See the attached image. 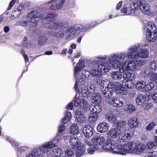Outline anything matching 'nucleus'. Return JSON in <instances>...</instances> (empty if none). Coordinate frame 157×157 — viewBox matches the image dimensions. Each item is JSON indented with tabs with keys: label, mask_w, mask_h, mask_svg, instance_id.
I'll return each mask as SVG.
<instances>
[{
	"label": "nucleus",
	"mask_w": 157,
	"mask_h": 157,
	"mask_svg": "<svg viewBox=\"0 0 157 157\" xmlns=\"http://www.w3.org/2000/svg\"><path fill=\"white\" fill-rule=\"evenodd\" d=\"M140 45L137 43L132 45L127 48V52L112 54L109 58L113 67H117L122 63H126L129 59H135L136 56L141 58H146L149 56L148 51L145 49L140 48Z\"/></svg>",
	"instance_id": "f257e3e1"
},
{
	"label": "nucleus",
	"mask_w": 157,
	"mask_h": 157,
	"mask_svg": "<svg viewBox=\"0 0 157 157\" xmlns=\"http://www.w3.org/2000/svg\"><path fill=\"white\" fill-rule=\"evenodd\" d=\"M98 85L101 86V94L106 98H110L114 96V93L118 90L121 86L119 82H110L107 79L100 78L97 80Z\"/></svg>",
	"instance_id": "f03ea898"
},
{
	"label": "nucleus",
	"mask_w": 157,
	"mask_h": 157,
	"mask_svg": "<svg viewBox=\"0 0 157 157\" xmlns=\"http://www.w3.org/2000/svg\"><path fill=\"white\" fill-rule=\"evenodd\" d=\"M133 2L132 4L125 5L121 10L122 13H126L127 15H133L134 13L138 9L144 14H149L150 6L147 4H143L142 0H131Z\"/></svg>",
	"instance_id": "7ed1b4c3"
},
{
	"label": "nucleus",
	"mask_w": 157,
	"mask_h": 157,
	"mask_svg": "<svg viewBox=\"0 0 157 157\" xmlns=\"http://www.w3.org/2000/svg\"><path fill=\"white\" fill-rule=\"evenodd\" d=\"M27 17L31 20L29 21L30 22L33 23H37L38 22V17L41 20L46 21L49 20L51 21H53L56 19L53 16L46 14L41 8L30 12L27 14Z\"/></svg>",
	"instance_id": "20e7f679"
},
{
	"label": "nucleus",
	"mask_w": 157,
	"mask_h": 157,
	"mask_svg": "<svg viewBox=\"0 0 157 157\" xmlns=\"http://www.w3.org/2000/svg\"><path fill=\"white\" fill-rule=\"evenodd\" d=\"M85 81L81 78L80 79L77 78L74 86L75 90L78 91L77 94H78L79 97H82L84 99H89L91 98L94 90L90 87V89L86 86Z\"/></svg>",
	"instance_id": "39448f33"
},
{
	"label": "nucleus",
	"mask_w": 157,
	"mask_h": 157,
	"mask_svg": "<svg viewBox=\"0 0 157 157\" xmlns=\"http://www.w3.org/2000/svg\"><path fill=\"white\" fill-rule=\"evenodd\" d=\"M97 24V22H93L88 23L85 26L76 24L74 26H70L66 29L67 32L71 33L68 35L67 39H69V38L73 37L74 36L77 35L81 32H85Z\"/></svg>",
	"instance_id": "423d86ee"
},
{
	"label": "nucleus",
	"mask_w": 157,
	"mask_h": 157,
	"mask_svg": "<svg viewBox=\"0 0 157 157\" xmlns=\"http://www.w3.org/2000/svg\"><path fill=\"white\" fill-rule=\"evenodd\" d=\"M102 62L97 66L98 68H93L90 70V75L94 78H96L94 80L95 82L98 85L97 80L100 78H102L101 77L102 75V72H108L110 69V66L107 61L104 62L105 60L101 59ZM106 60V59L105 60Z\"/></svg>",
	"instance_id": "0eeeda50"
},
{
	"label": "nucleus",
	"mask_w": 157,
	"mask_h": 157,
	"mask_svg": "<svg viewBox=\"0 0 157 157\" xmlns=\"http://www.w3.org/2000/svg\"><path fill=\"white\" fill-rule=\"evenodd\" d=\"M117 53H113L110 54L109 55L108 57L106 55H100L99 56H97L96 58L97 59H103V60H106L107 58H108V60L109 62L108 64H109V66H110V67H111L112 68H117L118 67H119V72H120L121 73H123L125 72L126 71H128L127 70V68L126 66V65H125L124 64H126L128 61L126 63H121L120 65L117 67H113V65L112 63H110V61L109 60V57L112 54H117Z\"/></svg>",
	"instance_id": "6e6552de"
},
{
	"label": "nucleus",
	"mask_w": 157,
	"mask_h": 157,
	"mask_svg": "<svg viewBox=\"0 0 157 157\" xmlns=\"http://www.w3.org/2000/svg\"><path fill=\"white\" fill-rule=\"evenodd\" d=\"M90 98L92 99V101L91 107H93V108H97L101 107L100 103L101 98L99 94L95 93L94 91L91 94Z\"/></svg>",
	"instance_id": "1a4fd4ad"
},
{
	"label": "nucleus",
	"mask_w": 157,
	"mask_h": 157,
	"mask_svg": "<svg viewBox=\"0 0 157 157\" xmlns=\"http://www.w3.org/2000/svg\"><path fill=\"white\" fill-rule=\"evenodd\" d=\"M122 132L119 136L117 140L121 142H125L128 140H129L132 137L133 134L131 131L128 129L125 130L122 129Z\"/></svg>",
	"instance_id": "9d476101"
},
{
	"label": "nucleus",
	"mask_w": 157,
	"mask_h": 157,
	"mask_svg": "<svg viewBox=\"0 0 157 157\" xmlns=\"http://www.w3.org/2000/svg\"><path fill=\"white\" fill-rule=\"evenodd\" d=\"M45 151L43 146L40 147L37 149H34L26 157H43L45 154Z\"/></svg>",
	"instance_id": "9b49d317"
},
{
	"label": "nucleus",
	"mask_w": 157,
	"mask_h": 157,
	"mask_svg": "<svg viewBox=\"0 0 157 157\" xmlns=\"http://www.w3.org/2000/svg\"><path fill=\"white\" fill-rule=\"evenodd\" d=\"M144 78H150V80L157 83V73H154L149 68L146 69L144 71Z\"/></svg>",
	"instance_id": "f8f14e48"
},
{
	"label": "nucleus",
	"mask_w": 157,
	"mask_h": 157,
	"mask_svg": "<svg viewBox=\"0 0 157 157\" xmlns=\"http://www.w3.org/2000/svg\"><path fill=\"white\" fill-rule=\"evenodd\" d=\"M65 1L66 0H52L48 2L47 4L51 5V9L56 10L61 8Z\"/></svg>",
	"instance_id": "ddd939ff"
},
{
	"label": "nucleus",
	"mask_w": 157,
	"mask_h": 157,
	"mask_svg": "<svg viewBox=\"0 0 157 157\" xmlns=\"http://www.w3.org/2000/svg\"><path fill=\"white\" fill-rule=\"evenodd\" d=\"M148 25V23L146 24L145 25L144 28V33L145 34L147 40L150 41H155L157 39V37L155 33H153V31L150 30L148 31L147 30V32H146L145 30Z\"/></svg>",
	"instance_id": "4468645a"
},
{
	"label": "nucleus",
	"mask_w": 157,
	"mask_h": 157,
	"mask_svg": "<svg viewBox=\"0 0 157 157\" xmlns=\"http://www.w3.org/2000/svg\"><path fill=\"white\" fill-rule=\"evenodd\" d=\"M90 115L89 117V121L90 122H93L95 121L98 117V113L101 111V109H90Z\"/></svg>",
	"instance_id": "2eb2a0df"
},
{
	"label": "nucleus",
	"mask_w": 157,
	"mask_h": 157,
	"mask_svg": "<svg viewBox=\"0 0 157 157\" xmlns=\"http://www.w3.org/2000/svg\"><path fill=\"white\" fill-rule=\"evenodd\" d=\"M122 129H120L118 128H114L110 130L108 132V135L112 138H118L122 132Z\"/></svg>",
	"instance_id": "dca6fc26"
},
{
	"label": "nucleus",
	"mask_w": 157,
	"mask_h": 157,
	"mask_svg": "<svg viewBox=\"0 0 157 157\" xmlns=\"http://www.w3.org/2000/svg\"><path fill=\"white\" fill-rule=\"evenodd\" d=\"M93 128L90 125H87L84 127L82 129V132L85 137L88 139L90 138L93 135Z\"/></svg>",
	"instance_id": "f3484780"
},
{
	"label": "nucleus",
	"mask_w": 157,
	"mask_h": 157,
	"mask_svg": "<svg viewBox=\"0 0 157 157\" xmlns=\"http://www.w3.org/2000/svg\"><path fill=\"white\" fill-rule=\"evenodd\" d=\"M92 141L94 145L96 146H94L93 148L95 149H97L98 148V146L102 145L105 142V139L102 136H100L99 137L93 138L92 139Z\"/></svg>",
	"instance_id": "a211bd4d"
},
{
	"label": "nucleus",
	"mask_w": 157,
	"mask_h": 157,
	"mask_svg": "<svg viewBox=\"0 0 157 157\" xmlns=\"http://www.w3.org/2000/svg\"><path fill=\"white\" fill-rule=\"evenodd\" d=\"M23 5H20L19 7L16 6L14 8L11 14V17L13 18L18 17L21 14V12L23 9Z\"/></svg>",
	"instance_id": "6ab92c4d"
},
{
	"label": "nucleus",
	"mask_w": 157,
	"mask_h": 157,
	"mask_svg": "<svg viewBox=\"0 0 157 157\" xmlns=\"http://www.w3.org/2000/svg\"><path fill=\"white\" fill-rule=\"evenodd\" d=\"M85 62L83 61H79L78 63L77 64L76 66L74 68V73L75 74V77H76V79L77 78H78V79H81V77H76V75H77V74L78 72L80 71L85 66ZM81 75H80L79 76H80L81 75ZM77 80H76V81Z\"/></svg>",
	"instance_id": "aec40b11"
},
{
	"label": "nucleus",
	"mask_w": 157,
	"mask_h": 157,
	"mask_svg": "<svg viewBox=\"0 0 157 157\" xmlns=\"http://www.w3.org/2000/svg\"><path fill=\"white\" fill-rule=\"evenodd\" d=\"M85 62L83 61H79L78 63L77 64L76 66L74 68V73L75 74V77H76V79L77 78H78V79H81V77H76V75H77V74L78 72L80 71L85 66ZM81 75H80L79 76H80L81 75ZM77 80H76V81Z\"/></svg>",
	"instance_id": "412c9836"
},
{
	"label": "nucleus",
	"mask_w": 157,
	"mask_h": 157,
	"mask_svg": "<svg viewBox=\"0 0 157 157\" xmlns=\"http://www.w3.org/2000/svg\"><path fill=\"white\" fill-rule=\"evenodd\" d=\"M109 129V126L106 122H103L100 123L97 127L98 131L101 133H105L107 132Z\"/></svg>",
	"instance_id": "4be33fe9"
},
{
	"label": "nucleus",
	"mask_w": 157,
	"mask_h": 157,
	"mask_svg": "<svg viewBox=\"0 0 157 157\" xmlns=\"http://www.w3.org/2000/svg\"><path fill=\"white\" fill-rule=\"evenodd\" d=\"M31 22L26 17H23L20 20L17 21L15 24L17 26H21L23 27H26Z\"/></svg>",
	"instance_id": "5701e85b"
},
{
	"label": "nucleus",
	"mask_w": 157,
	"mask_h": 157,
	"mask_svg": "<svg viewBox=\"0 0 157 157\" xmlns=\"http://www.w3.org/2000/svg\"><path fill=\"white\" fill-rule=\"evenodd\" d=\"M139 119L136 117H132L130 118L128 121V124L131 128H135L139 124Z\"/></svg>",
	"instance_id": "b1692460"
},
{
	"label": "nucleus",
	"mask_w": 157,
	"mask_h": 157,
	"mask_svg": "<svg viewBox=\"0 0 157 157\" xmlns=\"http://www.w3.org/2000/svg\"><path fill=\"white\" fill-rule=\"evenodd\" d=\"M135 86L136 89L139 91L144 93L146 92L145 82L143 81H138Z\"/></svg>",
	"instance_id": "393cba45"
},
{
	"label": "nucleus",
	"mask_w": 157,
	"mask_h": 157,
	"mask_svg": "<svg viewBox=\"0 0 157 157\" xmlns=\"http://www.w3.org/2000/svg\"><path fill=\"white\" fill-rule=\"evenodd\" d=\"M54 21L55 20H54ZM45 21L44 22V23H45V24H44V26L45 27L51 29H58L57 22H54L50 24V23L53 22V21H51L49 20H48V21L45 20Z\"/></svg>",
	"instance_id": "a878e982"
},
{
	"label": "nucleus",
	"mask_w": 157,
	"mask_h": 157,
	"mask_svg": "<svg viewBox=\"0 0 157 157\" xmlns=\"http://www.w3.org/2000/svg\"><path fill=\"white\" fill-rule=\"evenodd\" d=\"M146 97L145 95L140 94L136 99V103L137 105H141L143 104L146 100Z\"/></svg>",
	"instance_id": "bb28decb"
},
{
	"label": "nucleus",
	"mask_w": 157,
	"mask_h": 157,
	"mask_svg": "<svg viewBox=\"0 0 157 157\" xmlns=\"http://www.w3.org/2000/svg\"><path fill=\"white\" fill-rule=\"evenodd\" d=\"M128 144L126 150L129 149L131 151H135L136 152V151H138V150H140L138 147V145L133 141L130 142Z\"/></svg>",
	"instance_id": "cd10ccee"
},
{
	"label": "nucleus",
	"mask_w": 157,
	"mask_h": 157,
	"mask_svg": "<svg viewBox=\"0 0 157 157\" xmlns=\"http://www.w3.org/2000/svg\"><path fill=\"white\" fill-rule=\"evenodd\" d=\"M122 76V75L118 71H113L111 73V77L113 80H120Z\"/></svg>",
	"instance_id": "c85d7f7f"
},
{
	"label": "nucleus",
	"mask_w": 157,
	"mask_h": 157,
	"mask_svg": "<svg viewBox=\"0 0 157 157\" xmlns=\"http://www.w3.org/2000/svg\"><path fill=\"white\" fill-rule=\"evenodd\" d=\"M123 103L122 101H120L117 98L115 97L113 98L110 102V103L114 107H120L123 105Z\"/></svg>",
	"instance_id": "c756f323"
},
{
	"label": "nucleus",
	"mask_w": 157,
	"mask_h": 157,
	"mask_svg": "<svg viewBox=\"0 0 157 157\" xmlns=\"http://www.w3.org/2000/svg\"><path fill=\"white\" fill-rule=\"evenodd\" d=\"M45 151L47 152L50 151V150L56 146V144L52 142H50L45 144L43 145Z\"/></svg>",
	"instance_id": "7c9ffc66"
},
{
	"label": "nucleus",
	"mask_w": 157,
	"mask_h": 157,
	"mask_svg": "<svg viewBox=\"0 0 157 157\" xmlns=\"http://www.w3.org/2000/svg\"><path fill=\"white\" fill-rule=\"evenodd\" d=\"M48 39V38L45 35H41L38 39V44L40 45H43L46 43Z\"/></svg>",
	"instance_id": "2f4dec72"
},
{
	"label": "nucleus",
	"mask_w": 157,
	"mask_h": 157,
	"mask_svg": "<svg viewBox=\"0 0 157 157\" xmlns=\"http://www.w3.org/2000/svg\"><path fill=\"white\" fill-rule=\"evenodd\" d=\"M78 138H73L70 140V143L71 145L73 146V148L75 149H78L79 145V142L78 141Z\"/></svg>",
	"instance_id": "473e14b6"
},
{
	"label": "nucleus",
	"mask_w": 157,
	"mask_h": 157,
	"mask_svg": "<svg viewBox=\"0 0 157 157\" xmlns=\"http://www.w3.org/2000/svg\"><path fill=\"white\" fill-rule=\"evenodd\" d=\"M77 121L80 125H83L85 123L86 119L83 115H76Z\"/></svg>",
	"instance_id": "72a5a7b5"
},
{
	"label": "nucleus",
	"mask_w": 157,
	"mask_h": 157,
	"mask_svg": "<svg viewBox=\"0 0 157 157\" xmlns=\"http://www.w3.org/2000/svg\"><path fill=\"white\" fill-rule=\"evenodd\" d=\"M105 117L109 122L111 123H114L117 121L116 117L112 114H106Z\"/></svg>",
	"instance_id": "f704fd0d"
},
{
	"label": "nucleus",
	"mask_w": 157,
	"mask_h": 157,
	"mask_svg": "<svg viewBox=\"0 0 157 157\" xmlns=\"http://www.w3.org/2000/svg\"><path fill=\"white\" fill-rule=\"evenodd\" d=\"M101 147L103 149L107 150L113 149L115 147L113 144L111 142L105 144Z\"/></svg>",
	"instance_id": "c9c22d12"
},
{
	"label": "nucleus",
	"mask_w": 157,
	"mask_h": 157,
	"mask_svg": "<svg viewBox=\"0 0 157 157\" xmlns=\"http://www.w3.org/2000/svg\"><path fill=\"white\" fill-rule=\"evenodd\" d=\"M135 77L136 76L134 73L130 72L125 73L123 75V78L124 79L128 78V80H132L134 79Z\"/></svg>",
	"instance_id": "e433bc0d"
},
{
	"label": "nucleus",
	"mask_w": 157,
	"mask_h": 157,
	"mask_svg": "<svg viewBox=\"0 0 157 157\" xmlns=\"http://www.w3.org/2000/svg\"><path fill=\"white\" fill-rule=\"evenodd\" d=\"M122 83L123 85H125L129 89L132 88L134 86V82L131 80H128L126 81L123 80Z\"/></svg>",
	"instance_id": "4c0bfd02"
},
{
	"label": "nucleus",
	"mask_w": 157,
	"mask_h": 157,
	"mask_svg": "<svg viewBox=\"0 0 157 157\" xmlns=\"http://www.w3.org/2000/svg\"><path fill=\"white\" fill-rule=\"evenodd\" d=\"M63 30H60L54 33L53 36L58 40H60L64 37V34Z\"/></svg>",
	"instance_id": "58836bf2"
},
{
	"label": "nucleus",
	"mask_w": 157,
	"mask_h": 157,
	"mask_svg": "<svg viewBox=\"0 0 157 157\" xmlns=\"http://www.w3.org/2000/svg\"><path fill=\"white\" fill-rule=\"evenodd\" d=\"M78 130L77 125L76 124H74L71 128L70 133L72 135H76L78 133Z\"/></svg>",
	"instance_id": "ea45409f"
},
{
	"label": "nucleus",
	"mask_w": 157,
	"mask_h": 157,
	"mask_svg": "<svg viewBox=\"0 0 157 157\" xmlns=\"http://www.w3.org/2000/svg\"><path fill=\"white\" fill-rule=\"evenodd\" d=\"M126 66L127 70L128 71L134 70L136 68V65L135 63L132 61L129 62Z\"/></svg>",
	"instance_id": "a19ab883"
},
{
	"label": "nucleus",
	"mask_w": 157,
	"mask_h": 157,
	"mask_svg": "<svg viewBox=\"0 0 157 157\" xmlns=\"http://www.w3.org/2000/svg\"><path fill=\"white\" fill-rule=\"evenodd\" d=\"M22 46L26 48H30L31 46V43L30 40H28V38L27 37L24 38L23 41L22 42Z\"/></svg>",
	"instance_id": "79ce46f5"
},
{
	"label": "nucleus",
	"mask_w": 157,
	"mask_h": 157,
	"mask_svg": "<svg viewBox=\"0 0 157 157\" xmlns=\"http://www.w3.org/2000/svg\"><path fill=\"white\" fill-rule=\"evenodd\" d=\"M149 67L151 70L155 71L157 70V61L153 60L150 62L149 64Z\"/></svg>",
	"instance_id": "37998d69"
},
{
	"label": "nucleus",
	"mask_w": 157,
	"mask_h": 157,
	"mask_svg": "<svg viewBox=\"0 0 157 157\" xmlns=\"http://www.w3.org/2000/svg\"><path fill=\"white\" fill-rule=\"evenodd\" d=\"M71 117V114L70 112H68L66 114L65 117L62 121V124H65L67 123Z\"/></svg>",
	"instance_id": "c03bdc74"
},
{
	"label": "nucleus",
	"mask_w": 157,
	"mask_h": 157,
	"mask_svg": "<svg viewBox=\"0 0 157 157\" xmlns=\"http://www.w3.org/2000/svg\"><path fill=\"white\" fill-rule=\"evenodd\" d=\"M127 123L125 121H123L117 123V128H118L120 129H124L125 128Z\"/></svg>",
	"instance_id": "a18cd8bd"
},
{
	"label": "nucleus",
	"mask_w": 157,
	"mask_h": 157,
	"mask_svg": "<svg viewBox=\"0 0 157 157\" xmlns=\"http://www.w3.org/2000/svg\"><path fill=\"white\" fill-rule=\"evenodd\" d=\"M82 75V79L84 81L83 78H87L89 77L90 75V71H86L83 70L82 71V72L81 74Z\"/></svg>",
	"instance_id": "49530a36"
},
{
	"label": "nucleus",
	"mask_w": 157,
	"mask_h": 157,
	"mask_svg": "<svg viewBox=\"0 0 157 157\" xmlns=\"http://www.w3.org/2000/svg\"><path fill=\"white\" fill-rule=\"evenodd\" d=\"M117 93L120 94L121 95H123L126 94L127 92V90L126 88H124V87H120L118 90L116 91Z\"/></svg>",
	"instance_id": "de8ad7c7"
},
{
	"label": "nucleus",
	"mask_w": 157,
	"mask_h": 157,
	"mask_svg": "<svg viewBox=\"0 0 157 157\" xmlns=\"http://www.w3.org/2000/svg\"><path fill=\"white\" fill-rule=\"evenodd\" d=\"M155 86L154 83L152 82H149L146 84L145 83V88L146 91H147L151 90Z\"/></svg>",
	"instance_id": "09e8293b"
},
{
	"label": "nucleus",
	"mask_w": 157,
	"mask_h": 157,
	"mask_svg": "<svg viewBox=\"0 0 157 157\" xmlns=\"http://www.w3.org/2000/svg\"><path fill=\"white\" fill-rule=\"evenodd\" d=\"M79 110H78L76 111L75 114L76 115H82L85 113V112L89 110L87 109H79Z\"/></svg>",
	"instance_id": "8fccbe9b"
},
{
	"label": "nucleus",
	"mask_w": 157,
	"mask_h": 157,
	"mask_svg": "<svg viewBox=\"0 0 157 157\" xmlns=\"http://www.w3.org/2000/svg\"><path fill=\"white\" fill-rule=\"evenodd\" d=\"M127 145H124L123 146L121 145H119L117 147V149L119 152H121L125 151V150L127 149Z\"/></svg>",
	"instance_id": "3c124183"
},
{
	"label": "nucleus",
	"mask_w": 157,
	"mask_h": 157,
	"mask_svg": "<svg viewBox=\"0 0 157 157\" xmlns=\"http://www.w3.org/2000/svg\"><path fill=\"white\" fill-rule=\"evenodd\" d=\"M65 154L63 155L64 156L72 157V156L74 155L73 152L70 149H67L65 151Z\"/></svg>",
	"instance_id": "603ef678"
},
{
	"label": "nucleus",
	"mask_w": 157,
	"mask_h": 157,
	"mask_svg": "<svg viewBox=\"0 0 157 157\" xmlns=\"http://www.w3.org/2000/svg\"><path fill=\"white\" fill-rule=\"evenodd\" d=\"M134 60L137 63V64H139V65L144 64L147 63V61L143 59L139 60V59L137 58L135 60V59Z\"/></svg>",
	"instance_id": "864d4df0"
},
{
	"label": "nucleus",
	"mask_w": 157,
	"mask_h": 157,
	"mask_svg": "<svg viewBox=\"0 0 157 157\" xmlns=\"http://www.w3.org/2000/svg\"><path fill=\"white\" fill-rule=\"evenodd\" d=\"M62 22V29H63V31L65 33H68V32H67L66 31V29L68 28V27H69L70 26H69L67 27L68 26V23L67 22ZM71 33V32H70ZM70 33L68 35L70 34Z\"/></svg>",
	"instance_id": "5fc2aeb1"
},
{
	"label": "nucleus",
	"mask_w": 157,
	"mask_h": 157,
	"mask_svg": "<svg viewBox=\"0 0 157 157\" xmlns=\"http://www.w3.org/2000/svg\"><path fill=\"white\" fill-rule=\"evenodd\" d=\"M18 0H12L10 2L9 7L7 9V10H10L12 8L13 6L15 3H18Z\"/></svg>",
	"instance_id": "6e6d98bb"
},
{
	"label": "nucleus",
	"mask_w": 157,
	"mask_h": 157,
	"mask_svg": "<svg viewBox=\"0 0 157 157\" xmlns=\"http://www.w3.org/2000/svg\"><path fill=\"white\" fill-rule=\"evenodd\" d=\"M88 107L87 102L86 101L85 99L82 100V102L81 103L80 108H87Z\"/></svg>",
	"instance_id": "4d7b16f0"
},
{
	"label": "nucleus",
	"mask_w": 157,
	"mask_h": 157,
	"mask_svg": "<svg viewBox=\"0 0 157 157\" xmlns=\"http://www.w3.org/2000/svg\"><path fill=\"white\" fill-rule=\"evenodd\" d=\"M156 124L153 122H152L147 126L146 129L147 130H150L153 129L155 126Z\"/></svg>",
	"instance_id": "13d9d810"
},
{
	"label": "nucleus",
	"mask_w": 157,
	"mask_h": 157,
	"mask_svg": "<svg viewBox=\"0 0 157 157\" xmlns=\"http://www.w3.org/2000/svg\"><path fill=\"white\" fill-rule=\"evenodd\" d=\"M74 105L75 107H77L81 103V100L80 98H77L74 101Z\"/></svg>",
	"instance_id": "bf43d9fd"
},
{
	"label": "nucleus",
	"mask_w": 157,
	"mask_h": 157,
	"mask_svg": "<svg viewBox=\"0 0 157 157\" xmlns=\"http://www.w3.org/2000/svg\"><path fill=\"white\" fill-rule=\"evenodd\" d=\"M156 145V144L154 142H151L148 143L147 144V148L149 149H151L153 147H155Z\"/></svg>",
	"instance_id": "052dcab7"
},
{
	"label": "nucleus",
	"mask_w": 157,
	"mask_h": 157,
	"mask_svg": "<svg viewBox=\"0 0 157 157\" xmlns=\"http://www.w3.org/2000/svg\"><path fill=\"white\" fill-rule=\"evenodd\" d=\"M136 109H125V111L128 114H131L136 110Z\"/></svg>",
	"instance_id": "680f3d73"
},
{
	"label": "nucleus",
	"mask_w": 157,
	"mask_h": 157,
	"mask_svg": "<svg viewBox=\"0 0 157 157\" xmlns=\"http://www.w3.org/2000/svg\"><path fill=\"white\" fill-rule=\"evenodd\" d=\"M153 101L155 103H157V92H155L152 96Z\"/></svg>",
	"instance_id": "e2e57ef3"
},
{
	"label": "nucleus",
	"mask_w": 157,
	"mask_h": 157,
	"mask_svg": "<svg viewBox=\"0 0 157 157\" xmlns=\"http://www.w3.org/2000/svg\"><path fill=\"white\" fill-rule=\"evenodd\" d=\"M65 129V126L63 125H61L59 126L58 132L59 133L62 132Z\"/></svg>",
	"instance_id": "0e129e2a"
},
{
	"label": "nucleus",
	"mask_w": 157,
	"mask_h": 157,
	"mask_svg": "<svg viewBox=\"0 0 157 157\" xmlns=\"http://www.w3.org/2000/svg\"><path fill=\"white\" fill-rule=\"evenodd\" d=\"M122 2H123L121 1L120 2L118 3L117 4L116 8V10H119L121 8L122 6Z\"/></svg>",
	"instance_id": "69168bd1"
},
{
	"label": "nucleus",
	"mask_w": 157,
	"mask_h": 157,
	"mask_svg": "<svg viewBox=\"0 0 157 157\" xmlns=\"http://www.w3.org/2000/svg\"><path fill=\"white\" fill-rule=\"evenodd\" d=\"M156 152H149L147 153V156L148 157H155V156Z\"/></svg>",
	"instance_id": "338daca9"
},
{
	"label": "nucleus",
	"mask_w": 157,
	"mask_h": 157,
	"mask_svg": "<svg viewBox=\"0 0 157 157\" xmlns=\"http://www.w3.org/2000/svg\"><path fill=\"white\" fill-rule=\"evenodd\" d=\"M83 154L82 152L80 149L78 150L77 152L76 153V156L77 157H80Z\"/></svg>",
	"instance_id": "774afa93"
}]
</instances>
